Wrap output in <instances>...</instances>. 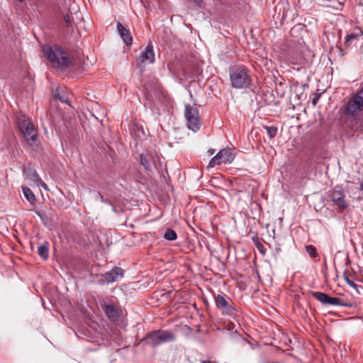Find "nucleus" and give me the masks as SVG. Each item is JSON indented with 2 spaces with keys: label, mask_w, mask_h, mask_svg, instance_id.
<instances>
[{
  "label": "nucleus",
  "mask_w": 363,
  "mask_h": 363,
  "mask_svg": "<svg viewBox=\"0 0 363 363\" xmlns=\"http://www.w3.org/2000/svg\"><path fill=\"white\" fill-rule=\"evenodd\" d=\"M38 254L43 259H48L49 257V245L48 242H45L38 247Z\"/></svg>",
  "instance_id": "a211bd4d"
},
{
  "label": "nucleus",
  "mask_w": 363,
  "mask_h": 363,
  "mask_svg": "<svg viewBox=\"0 0 363 363\" xmlns=\"http://www.w3.org/2000/svg\"><path fill=\"white\" fill-rule=\"evenodd\" d=\"M123 269L120 267H116L111 271L106 272L104 274V279L106 284L115 282L120 278L123 277Z\"/></svg>",
  "instance_id": "ddd939ff"
},
{
  "label": "nucleus",
  "mask_w": 363,
  "mask_h": 363,
  "mask_svg": "<svg viewBox=\"0 0 363 363\" xmlns=\"http://www.w3.org/2000/svg\"><path fill=\"white\" fill-rule=\"evenodd\" d=\"M177 233L172 228H168L164 234V238L167 240H174L177 239Z\"/></svg>",
  "instance_id": "412c9836"
},
{
  "label": "nucleus",
  "mask_w": 363,
  "mask_h": 363,
  "mask_svg": "<svg viewBox=\"0 0 363 363\" xmlns=\"http://www.w3.org/2000/svg\"><path fill=\"white\" fill-rule=\"evenodd\" d=\"M208 152L209 153V155H213L215 152V150L214 149H209L208 150Z\"/></svg>",
  "instance_id": "c756f323"
},
{
  "label": "nucleus",
  "mask_w": 363,
  "mask_h": 363,
  "mask_svg": "<svg viewBox=\"0 0 363 363\" xmlns=\"http://www.w3.org/2000/svg\"><path fill=\"white\" fill-rule=\"evenodd\" d=\"M23 193L25 196V197L29 201H32L35 200V196L34 194L32 192V191L28 188V187H23Z\"/></svg>",
  "instance_id": "4be33fe9"
},
{
  "label": "nucleus",
  "mask_w": 363,
  "mask_h": 363,
  "mask_svg": "<svg viewBox=\"0 0 363 363\" xmlns=\"http://www.w3.org/2000/svg\"><path fill=\"white\" fill-rule=\"evenodd\" d=\"M273 234H275L274 229H272Z\"/></svg>",
  "instance_id": "473e14b6"
},
{
  "label": "nucleus",
  "mask_w": 363,
  "mask_h": 363,
  "mask_svg": "<svg viewBox=\"0 0 363 363\" xmlns=\"http://www.w3.org/2000/svg\"><path fill=\"white\" fill-rule=\"evenodd\" d=\"M306 251L312 257H316L318 256L316 249L313 245H308L306 246Z\"/></svg>",
  "instance_id": "5701e85b"
},
{
  "label": "nucleus",
  "mask_w": 363,
  "mask_h": 363,
  "mask_svg": "<svg viewBox=\"0 0 363 363\" xmlns=\"http://www.w3.org/2000/svg\"><path fill=\"white\" fill-rule=\"evenodd\" d=\"M140 164L144 167V168L147 170H151V164L149 160V157L147 155L141 154L140 155Z\"/></svg>",
  "instance_id": "6ab92c4d"
},
{
  "label": "nucleus",
  "mask_w": 363,
  "mask_h": 363,
  "mask_svg": "<svg viewBox=\"0 0 363 363\" xmlns=\"http://www.w3.org/2000/svg\"><path fill=\"white\" fill-rule=\"evenodd\" d=\"M141 62L143 63H153L155 62V52L153 46L151 43H149L145 50L141 52L140 55Z\"/></svg>",
  "instance_id": "4468645a"
},
{
  "label": "nucleus",
  "mask_w": 363,
  "mask_h": 363,
  "mask_svg": "<svg viewBox=\"0 0 363 363\" xmlns=\"http://www.w3.org/2000/svg\"><path fill=\"white\" fill-rule=\"evenodd\" d=\"M101 199L102 201H104V202L105 201L104 199V197L102 196H101Z\"/></svg>",
  "instance_id": "7c9ffc66"
},
{
  "label": "nucleus",
  "mask_w": 363,
  "mask_h": 363,
  "mask_svg": "<svg viewBox=\"0 0 363 363\" xmlns=\"http://www.w3.org/2000/svg\"><path fill=\"white\" fill-rule=\"evenodd\" d=\"M363 111V98L357 92L347 101L345 107V113L352 116H356Z\"/></svg>",
  "instance_id": "1a4fd4ad"
},
{
  "label": "nucleus",
  "mask_w": 363,
  "mask_h": 363,
  "mask_svg": "<svg viewBox=\"0 0 363 363\" xmlns=\"http://www.w3.org/2000/svg\"><path fill=\"white\" fill-rule=\"evenodd\" d=\"M312 296L319 301L320 303L325 305H331V306H345L348 308L352 307V303L345 302L343 299L338 297H331L328 294L319 292V291H313L312 292Z\"/></svg>",
  "instance_id": "6e6552de"
},
{
  "label": "nucleus",
  "mask_w": 363,
  "mask_h": 363,
  "mask_svg": "<svg viewBox=\"0 0 363 363\" xmlns=\"http://www.w3.org/2000/svg\"><path fill=\"white\" fill-rule=\"evenodd\" d=\"M231 86L235 89L247 88L251 83L248 71L244 66L233 67L230 70Z\"/></svg>",
  "instance_id": "f03ea898"
},
{
  "label": "nucleus",
  "mask_w": 363,
  "mask_h": 363,
  "mask_svg": "<svg viewBox=\"0 0 363 363\" xmlns=\"http://www.w3.org/2000/svg\"><path fill=\"white\" fill-rule=\"evenodd\" d=\"M264 128L267 130V135L271 139L274 138L277 134L278 129L276 126H264Z\"/></svg>",
  "instance_id": "aec40b11"
},
{
  "label": "nucleus",
  "mask_w": 363,
  "mask_h": 363,
  "mask_svg": "<svg viewBox=\"0 0 363 363\" xmlns=\"http://www.w3.org/2000/svg\"><path fill=\"white\" fill-rule=\"evenodd\" d=\"M185 118L189 129L196 132L201 128V122L196 108L190 104L185 106Z\"/></svg>",
  "instance_id": "423d86ee"
},
{
  "label": "nucleus",
  "mask_w": 363,
  "mask_h": 363,
  "mask_svg": "<svg viewBox=\"0 0 363 363\" xmlns=\"http://www.w3.org/2000/svg\"><path fill=\"white\" fill-rule=\"evenodd\" d=\"M17 124L29 145L33 146L38 138V132L32 122L25 116L18 118Z\"/></svg>",
  "instance_id": "7ed1b4c3"
},
{
  "label": "nucleus",
  "mask_w": 363,
  "mask_h": 363,
  "mask_svg": "<svg viewBox=\"0 0 363 363\" xmlns=\"http://www.w3.org/2000/svg\"><path fill=\"white\" fill-rule=\"evenodd\" d=\"M362 35L363 31L361 28L358 27L354 28V32L347 35L345 37V45L346 46H349L352 40L357 39L358 37L362 36Z\"/></svg>",
  "instance_id": "dca6fc26"
},
{
  "label": "nucleus",
  "mask_w": 363,
  "mask_h": 363,
  "mask_svg": "<svg viewBox=\"0 0 363 363\" xmlns=\"http://www.w3.org/2000/svg\"><path fill=\"white\" fill-rule=\"evenodd\" d=\"M23 172L27 179L34 182L37 186H42L45 190L48 189L47 184L41 179L36 170L30 164L24 167Z\"/></svg>",
  "instance_id": "f8f14e48"
},
{
  "label": "nucleus",
  "mask_w": 363,
  "mask_h": 363,
  "mask_svg": "<svg viewBox=\"0 0 363 363\" xmlns=\"http://www.w3.org/2000/svg\"><path fill=\"white\" fill-rule=\"evenodd\" d=\"M215 303L216 306L223 311V313L234 314L235 309L232 306V301L228 296L218 294L215 296Z\"/></svg>",
  "instance_id": "9d476101"
},
{
  "label": "nucleus",
  "mask_w": 363,
  "mask_h": 363,
  "mask_svg": "<svg viewBox=\"0 0 363 363\" xmlns=\"http://www.w3.org/2000/svg\"><path fill=\"white\" fill-rule=\"evenodd\" d=\"M54 96L55 99H57L60 102L65 104L68 103L67 99L65 96L60 94L59 89L56 90L55 93L54 94Z\"/></svg>",
  "instance_id": "b1692460"
},
{
  "label": "nucleus",
  "mask_w": 363,
  "mask_h": 363,
  "mask_svg": "<svg viewBox=\"0 0 363 363\" xmlns=\"http://www.w3.org/2000/svg\"><path fill=\"white\" fill-rule=\"evenodd\" d=\"M175 340V335L168 330H155L148 333L145 337L147 343L152 347H156L160 344L173 342Z\"/></svg>",
  "instance_id": "20e7f679"
},
{
  "label": "nucleus",
  "mask_w": 363,
  "mask_h": 363,
  "mask_svg": "<svg viewBox=\"0 0 363 363\" xmlns=\"http://www.w3.org/2000/svg\"><path fill=\"white\" fill-rule=\"evenodd\" d=\"M43 52L53 67L63 71L72 70L74 69L72 58L70 57L68 52L60 47H51L45 45L43 46Z\"/></svg>",
  "instance_id": "f257e3e1"
},
{
  "label": "nucleus",
  "mask_w": 363,
  "mask_h": 363,
  "mask_svg": "<svg viewBox=\"0 0 363 363\" xmlns=\"http://www.w3.org/2000/svg\"><path fill=\"white\" fill-rule=\"evenodd\" d=\"M328 197L333 205L336 206L340 210H345L349 206V203L346 199L345 193L339 186H336L333 190L330 191Z\"/></svg>",
  "instance_id": "0eeeda50"
},
{
  "label": "nucleus",
  "mask_w": 363,
  "mask_h": 363,
  "mask_svg": "<svg viewBox=\"0 0 363 363\" xmlns=\"http://www.w3.org/2000/svg\"><path fill=\"white\" fill-rule=\"evenodd\" d=\"M38 216H40L41 220L43 221V225H49L51 224L52 220V213L51 211H41L38 213Z\"/></svg>",
  "instance_id": "f3484780"
},
{
  "label": "nucleus",
  "mask_w": 363,
  "mask_h": 363,
  "mask_svg": "<svg viewBox=\"0 0 363 363\" xmlns=\"http://www.w3.org/2000/svg\"><path fill=\"white\" fill-rule=\"evenodd\" d=\"M321 94H316L312 99V104L313 106H315L319 100Z\"/></svg>",
  "instance_id": "a878e982"
},
{
  "label": "nucleus",
  "mask_w": 363,
  "mask_h": 363,
  "mask_svg": "<svg viewBox=\"0 0 363 363\" xmlns=\"http://www.w3.org/2000/svg\"><path fill=\"white\" fill-rule=\"evenodd\" d=\"M117 30L126 45H131L133 43V38L130 30L125 28L120 22L117 23Z\"/></svg>",
  "instance_id": "2eb2a0df"
},
{
  "label": "nucleus",
  "mask_w": 363,
  "mask_h": 363,
  "mask_svg": "<svg viewBox=\"0 0 363 363\" xmlns=\"http://www.w3.org/2000/svg\"><path fill=\"white\" fill-rule=\"evenodd\" d=\"M101 306L106 315L112 323H116L119 320L121 313L116 305L103 301Z\"/></svg>",
  "instance_id": "9b49d317"
},
{
  "label": "nucleus",
  "mask_w": 363,
  "mask_h": 363,
  "mask_svg": "<svg viewBox=\"0 0 363 363\" xmlns=\"http://www.w3.org/2000/svg\"><path fill=\"white\" fill-rule=\"evenodd\" d=\"M112 210H113V211H116V208H115V207H114V206H112Z\"/></svg>",
  "instance_id": "2f4dec72"
},
{
  "label": "nucleus",
  "mask_w": 363,
  "mask_h": 363,
  "mask_svg": "<svg viewBox=\"0 0 363 363\" xmlns=\"http://www.w3.org/2000/svg\"><path fill=\"white\" fill-rule=\"evenodd\" d=\"M235 154L233 149L225 148L220 150L209 162L207 168L211 169L216 165H220L222 164H230L234 158Z\"/></svg>",
  "instance_id": "39448f33"
},
{
  "label": "nucleus",
  "mask_w": 363,
  "mask_h": 363,
  "mask_svg": "<svg viewBox=\"0 0 363 363\" xmlns=\"http://www.w3.org/2000/svg\"><path fill=\"white\" fill-rule=\"evenodd\" d=\"M257 249L262 253H264V247L261 242H257L256 244Z\"/></svg>",
  "instance_id": "cd10ccee"
},
{
  "label": "nucleus",
  "mask_w": 363,
  "mask_h": 363,
  "mask_svg": "<svg viewBox=\"0 0 363 363\" xmlns=\"http://www.w3.org/2000/svg\"><path fill=\"white\" fill-rule=\"evenodd\" d=\"M64 21L67 25V26H71L72 25V19L69 14L64 15Z\"/></svg>",
  "instance_id": "393cba45"
},
{
  "label": "nucleus",
  "mask_w": 363,
  "mask_h": 363,
  "mask_svg": "<svg viewBox=\"0 0 363 363\" xmlns=\"http://www.w3.org/2000/svg\"><path fill=\"white\" fill-rule=\"evenodd\" d=\"M201 363H216V362L211 361V360H201Z\"/></svg>",
  "instance_id": "c85d7f7f"
},
{
  "label": "nucleus",
  "mask_w": 363,
  "mask_h": 363,
  "mask_svg": "<svg viewBox=\"0 0 363 363\" xmlns=\"http://www.w3.org/2000/svg\"><path fill=\"white\" fill-rule=\"evenodd\" d=\"M345 279L346 282L351 286L356 288L357 286V284L354 283V281H351L347 276H345Z\"/></svg>",
  "instance_id": "bb28decb"
}]
</instances>
